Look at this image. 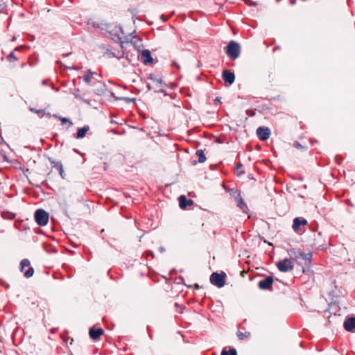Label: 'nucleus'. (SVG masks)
I'll return each mask as SVG.
<instances>
[{
  "mask_svg": "<svg viewBox=\"0 0 355 355\" xmlns=\"http://www.w3.org/2000/svg\"><path fill=\"white\" fill-rule=\"evenodd\" d=\"M89 127L88 125H85L82 128H79L77 130L76 134L75 135V137L76 139L83 138L85 136L87 132L89 130Z\"/></svg>",
  "mask_w": 355,
  "mask_h": 355,
  "instance_id": "nucleus-17",
  "label": "nucleus"
},
{
  "mask_svg": "<svg viewBox=\"0 0 355 355\" xmlns=\"http://www.w3.org/2000/svg\"><path fill=\"white\" fill-rule=\"evenodd\" d=\"M226 275L224 272L221 273L213 272L210 277V282L218 288H221L225 284Z\"/></svg>",
  "mask_w": 355,
  "mask_h": 355,
  "instance_id": "nucleus-5",
  "label": "nucleus"
},
{
  "mask_svg": "<svg viewBox=\"0 0 355 355\" xmlns=\"http://www.w3.org/2000/svg\"><path fill=\"white\" fill-rule=\"evenodd\" d=\"M138 59L145 65L150 64L153 62V58L148 49L142 50L138 55Z\"/></svg>",
  "mask_w": 355,
  "mask_h": 355,
  "instance_id": "nucleus-7",
  "label": "nucleus"
},
{
  "mask_svg": "<svg viewBox=\"0 0 355 355\" xmlns=\"http://www.w3.org/2000/svg\"><path fill=\"white\" fill-rule=\"evenodd\" d=\"M112 132H114V134H120V135H121V134L125 132V130H123L121 131V130H112Z\"/></svg>",
  "mask_w": 355,
  "mask_h": 355,
  "instance_id": "nucleus-30",
  "label": "nucleus"
},
{
  "mask_svg": "<svg viewBox=\"0 0 355 355\" xmlns=\"http://www.w3.org/2000/svg\"><path fill=\"white\" fill-rule=\"evenodd\" d=\"M94 73H93L90 69H89L87 72V74H85L83 77L84 81L87 83L90 84L92 79L93 78Z\"/></svg>",
  "mask_w": 355,
  "mask_h": 355,
  "instance_id": "nucleus-20",
  "label": "nucleus"
},
{
  "mask_svg": "<svg viewBox=\"0 0 355 355\" xmlns=\"http://www.w3.org/2000/svg\"><path fill=\"white\" fill-rule=\"evenodd\" d=\"M272 283H273L272 277L268 276L259 282L258 286L261 290H268L272 288Z\"/></svg>",
  "mask_w": 355,
  "mask_h": 355,
  "instance_id": "nucleus-10",
  "label": "nucleus"
},
{
  "mask_svg": "<svg viewBox=\"0 0 355 355\" xmlns=\"http://www.w3.org/2000/svg\"><path fill=\"white\" fill-rule=\"evenodd\" d=\"M192 200H187L184 196H180L179 198V205L180 208L185 209L187 207L193 205Z\"/></svg>",
  "mask_w": 355,
  "mask_h": 355,
  "instance_id": "nucleus-15",
  "label": "nucleus"
},
{
  "mask_svg": "<svg viewBox=\"0 0 355 355\" xmlns=\"http://www.w3.org/2000/svg\"><path fill=\"white\" fill-rule=\"evenodd\" d=\"M196 155L198 157V162L204 163L206 161V156L204 153V151L201 149H199L196 153Z\"/></svg>",
  "mask_w": 355,
  "mask_h": 355,
  "instance_id": "nucleus-19",
  "label": "nucleus"
},
{
  "mask_svg": "<svg viewBox=\"0 0 355 355\" xmlns=\"http://www.w3.org/2000/svg\"><path fill=\"white\" fill-rule=\"evenodd\" d=\"M276 265L278 270L283 272L291 271L294 268V266L292 263L291 261L287 258L279 261Z\"/></svg>",
  "mask_w": 355,
  "mask_h": 355,
  "instance_id": "nucleus-6",
  "label": "nucleus"
},
{
  "mask_svg": "<svg viewBox=\"0 0 355 355\" xmlns=\"http://www.w3.org/2000/svg\"><path fill=\"white\" fill-rule=\"evenodd\" d=\"M30 265H31V262L28 259H22L20 262V270L21 272H23L24 267H30Z\"/></svg>",
  "mask_w": 355,
  "mask_h": 355,
  "instance_id": "nucleus-21",
  "label": "nucleus"
},
{
  "mask_svg": "<svg viewBox=\"0 0 355 355\" xmlns=\"http://www.w3.org/2000/svg\"><path fill=\"white\" fill-rule=\"evenodd\" d=\"M237 200V206L243 211L246 212V209H248V207L246 204L244 202L243 198L241 197L236 198Z\"/></svg>",
  "mask_w": 355,
  "mask_h": 355,
  "instance_id": "nucleus-18",
  "label": "nucleus"
},
{
  "mask_svg": "<svg viewBox=\"0 0 355 355\" xmlns=\"http://www.w3.org/2000/svg\"><path fill=\"white\" fill-rule=\"evenodd\" d=\"M257 135L260 140L266 141L270 137V130L264 126L259 127L257 129Z\"/></svg>",
  "mask_w": 355,
  "mask_h": 355,
  "instance_id": "nucleus-8",
  "label": "nucleus"
},
{
  "mask_svg": "<svg viewBox=\"0 0 355 355\" xmlns=\"http://www.w3.org/2000/svg\"><path fill=\"white\" fill-rule=\"evenodd\" d=\"M9 215H10V216H9V218L12 219V218H15V214H9Z\"/></svg>",
  "mask_w": 355,
  "mask_h": 355,
  "instance_id": "nucleus-35",
  "label": "nucleus"
},
{
  "mask_svg": "<svg viewBox=\"0 0 355 355\" xmlns=\"http://www.w3.org/2000/svg\"><path fill=\"white\" fill-rule=\"evenodd\" d=\"M344 328L346 331L355 332V318H349L344 322Z\"/></svg>",
  "mask_w": 355,
  "mask_h": 355,
  "instance_id": "nucleus-14",
  "label": "nucleus"
},
{
  "mask_svg": "<svg viewBox=\"0 0 355 355\" xmlns=\"http://www.w3.org/2000/svg\"><path fill=\"white\" fill-rule=\"evenodd\" d=\"M59 119L61 121L62 124H64L66 123H70L71 124H72V123L69 121V119L68 118L59 116Z\"/></svg>",
  "mask_w": 355,
  "mask_h": 355,
  "instance_id": "nucleus-27",
  "label": "nucleus"
},
{
  "mask_svg": "<svg viewBox=\"0 0 355 355\" xmlns=\"http://www.w3.org/2000/svg\"><path fill=\"white\" fill-rule=\"evenodd\" d=\"M8 58H12V59H13L14 60H17V58H16V57H15V54H14V53H13V52H11V53L8 55Z\"/></svg>",
  "mask_w": 355,
  "mask_h": 355,
  "instance_id": "nucleus-31",
  "label": "nucleus"
},
{
  "mask_svg": "<svg viewBox=\"0 0 355 355\" xmlns=\"http://www.w3.org/2000/svg\"><path fill=\"white\" fill-rule=\"evenodd\" d=\"M320 241H313L311 243L312 247H315L318 249L321 248L322 245L320 244Z\"/></svg>",
  "mask_w": 355,
  "mask_h": 355,
  "instance_id": "nucleus-26",
  "label": "nucleus"
},
{
  "mask_svg": "<svg viewBox=\"0 0 355 355\" xmlns=\"http://www.w3.org/2000/svg\"><path fill=\"white\" fill-rule=\"evenodd\" d=\"M150 83H148V87L149 89H154L155 92L162 91L164 87V83L160 77L155 75H150Z\"/></svg>",
  "mask_w": 355,
  "mask_h": 355,
  "instance_id": "nucleus-4",
  "label": "nucleus"
},
{
  "mask_svg": "<svg viewBox=\"0 0 355 355\" xmlns=\"http://www.w3.org/2000/svg\"><path fill=\"white\" fill-rule=\"evenodd\" d=\"M222 78L225 80V82L228 83L229 85L233 84L235 80L234 73L227 69H225L223 71Z\"/></svg>",
  "mask_w": 355,
  "mask_h": 355,
  "instance_id": "nucleus-12",
  "label": "nucleus"
},
{
  "mask_svg": "<svg viewBox=\"0 0 355 355\" xmlns=\"http://www.w3.org/2000/svg\"><path fill=\"white\" fill-rule=\"evenodd\" d=\"M123 99L125 100L127 102H133V98L125 97Z\"/></svg>",
  "mask_w": 355,
  "mask_h": 355,
  "instance_id": "nucleus-32",
  "label": "nucleus"
},
{
  "mask_svg": "<svg viewBox=\"0 0 355 355\" xmlns=\"http://www.w3.org/2000/svg\"><path fill=\"white\" fill-rule=\"evenodd\" d=\"M47 116H48L49 117H50V116H51L50 113H48V114H47Z\"/></svg>",
  "mask_w": 355,
  "mask_h": 355,
  "instance_id": "nucleus-44",
  "label": "nucleus"
},
{
  "mask_svg": "<svg viewBox=\"0 0 355 355\" xmlns=\"http://www.w3.org/2000/svg\"><path fill=\"white\" fill-rule=\"evenodd\" d=\"M221 355H237V352L234 348H232L228 351L223 349L221 352Z\"/></svg>",
  "mask_w": 355,
  "mask_h": 355,
  "instance_id": "nucleus-22",
  "label": "nucleus"
},
{
  "mask_svg": "<svg viewBox=\"0 0 355 355\" xmlns=\"http://www.w3.org/2000/svg\"><path fill=\"white\" fill-rule=\"evenodd\" d=\"M215 103H220V97H216V99H215Z\"/></svg>",
  "mask_w": 355,
  "mask_h": 355,
  "instance_id": "nucleus-34",
  "label": "nucleus"
},
{
  "mask_svg": "<svg viewBox=\"0 0 355 355\" xmlns=\"http://www.w3.org/2000/svg\"><path fill=\"white\" fill-rule=\"evenodd\" d=\"M53 116H54V117H56V118H58V117L59 118V116H58L57 114H53Z\"/></svg>",
  "mask_w": 355,
  "mask_h": 355,
  "instance_id": "nucleus-41",
  "label": "nucleus"
},
{
  "mask_svg": "<svg viewBox=\"0 0 355 355\" xmlns=\"http://www.w3.org/2000/svg\"><path fill=\"white\" fill-rule=\"evenodd\" d=\"M225 53L232 60L237 59L241 53L240 44L236 41L231 40L227 46Z\"/></svg>",
  "mask_w": 355,
  "mask_h": 355,
  "instance_id": "nucleus-2",
  "label": "nucleus"
},
{
  "mask_svg": "<svg viewBox=\"0 0 355 355\" xmlns=\"http://www.w3.org/2000/svg\"><path fill=\"white\" fill-rule=\"evenodd\" d=\"M49 160L52 167L57 169L59 172L60 177L62 179H64L65 173L64 171L62 164L60 162H56V161L52 159L51 158H49Z\"/></svg>",
  "mask_w": 355,
  "mask_h": 355,
  "instance_id": "nucleus-13",
  "label": "nucleus"
},
{
  "mask_svg": "<svg viewBox=\"0 0 355 355\" xmlns=\"http://www.w3.org/2000/svg\"><path fill=\"white\" fill-rule=\"evenodd\" d=\"M103 333H104V331L101 327L95 328L93 327L90 328L89 330V336L94 340H98L99 337L101 336H102L103 334Z\"/></svg>",
  "mask_w": 355,
  "mask_h": 355,
  "instance_id": "nucleus-11",
  "label": "nucleus"
},
{
  "mask_svg": "<svg viewBox=\"0 0 355 355\" xmlns=\"http://www.w3.org/2000/svg\"><path fill=\"white\" fill-rule=\"evenodd\" d=\"M70 55V53H67V54H64L63 55H64V56H68V55Z\"/></svg>",
  "mask_w": 355,
  "mask_h": 355,
  "instance_id": "nucleus-39",
  "label": "nucleus"
},
{
  "mask_svg": "<svg viewBox=\"0 0 355 355\" xmlns=\"http://www.w3.org/2000/svg\"><path fill=\"white\" fill-rule=\"evenodd\" d=\"M241 166V164H239V165H238V166H237V167H236V168H240Z\"/></svg>",
  "mask_w": 355,
  "mask_h": 355,
  "instance_id": "nucleus-42",
  "label": "nucleus"
},
{
  "mask_svg": "<svg viewBox=\"0 0 355 355\" xmlns=\"http://www.w3.org/2000/svg\"><path fill=\"white\" fill-rule=\"evenodd\" d=\"M30 110L32 112L37 113V114L44 113V110H36V109H34V108H31Z\"/></svg>",
  "mask_w": 355,
  "mask_h": 355,
  "instance_id": "nucleus-29",
  "label": "nucleus"
},
{
  "mask_svg": "<svg viewBox=\"0 0 355 355\" xmlns=\"http://www.w3.org/2000/svg\"><path fill=\"white\" fill-rule=\"evenodd\" d=\"M134 38H135V48L139 47L140 44H137V40L141 42V38L139 37V36L136 35H135Z\"/></svg>",
  "mask_w": 355,
  "mask_h": 355,
  "instance_id": "nucleus-28",
  "label": "nucleus"
},
{
  "mask_svg": "<svg viewBox=\"0 0 355 355\" xmlns=\"http://www.w3.org/2000/svg\"><path fill=\"white\" fill-rule=\"evenodd\" d=\"M250 5L255 6L257 5V3L256 2H252Z\"/></svg>",
  "mask_w": 355,
  "mask_h": 355,
  "instance_id": "nucleus-37",
  "label": "nucleus"
},
{
  "mask_svg": "<svg viewBox=\"0 0 355 355\" xmlns=\"http://www.w3.org/2000/svg\"><path fill=\"white\" fill-rule=\"evenodd\" d=\"M313 236H317L318 237V239H321V232H318V233H317V234H316V233H314Z\"/></svg>",
  "mask_w": 355,
  "mask_h": 355,
  "instance_id": "nucleus-33",
  "label": "nucleus"
},
{
  "mask_svg": "<svg viewBox=\"0 0 355 355\" xmlns=\"http://www.w3.org/2000/svg\"><path fill=\"white\" fill-rule=\"evenodd\" d=\"M34 274V268L33 267H29L28 269L24 272V275L26 278L31 277Z\"/></svg>",
  "mask_w": 355,
  "mask_h": 355,
  "instance_id": "nucleus-24",
  "label": "nucleus"
},
{
  "mask_svg": "<svg viewBox=\"0 0 355 355\" xmlns=\"http://www.w3.org/2000/svg\"><path fill=\"white\" fill-rule=\"evenodd\" d=\"M34 274V268L33 267H29L28 269L24 272V275L26 278L31 277Z\"/></svg>",
  "mask_w": 355,
  "mask_h": 355,
  "instance_id": "nucleus-23",
  "label": "nucleus"
},
{
  "mask_svg": "<svg viewBox=\"0 0 355 355\" xmlns=\"http://www.w3.org/2000/svg\"><path fill=\"white\" fill-rule=\"evenodd\" d=\"M196 288H199L198 284H196Z\"/></svg>",
  "mask_w": 355,
  "mask_h": 355,
  "instance_id": "nucleus-45",
  "label": "nucleus"
},
{
  "mask_svg": "<svg viewBox=\"0 0 355 355\" xmlns=\"http://www.w3.org/2000/svg\"><path fill=\"white\" fill-rule=\"evenodd\" d=\"M74 96H75L76 98H79L78 94H74Z\"/></svg>",
  "mask_w": 355,
  "mask_h": 355,
  "instance_id": "nucleus-40",
  "label": "nucleus"
},
{
  "mask_svg": "<svg viewBox=\"0 0 355 355\" xmlns=\"http://www.w3.org/2000/svg\"><path fill=\"white\" fill-rule=\"evenodd\" d=\"M132 34H133V33H130V37H132V38H133Z\"/></svg>",
  "mask_w": 355,
  "mask_h": 355,
  "instance_id": "nucleus-43",
  "label": "nucleus"
},
{
  "mask_svg": "<svg viewBox=\"0 0 355 355\" xmlns=\"http://www.w3.org/2000/svg\"><path fill=\"white\" fill-rule=\"evenodd\" d=\"M124 216H125V218H131V216H126V215H124Z\"/></svg>",
  "mask_w": 355,
  "mask_h": 355,
  "instance_id": "nucleus-38",
  "label": "nucleus"
},
{
  "mask_svg": "<svg viewBox=\"0 0 355 355\" xmlns=\"http://www.w3.org/2000/svg\"><path fill=\"white\" fill-rule=\"evenodd\" d=\"M293 252L297 258L300 257V258L303 259L305 261V264L309 267L310 266L311 258H312L311 252L304 253V252H301L300 250H293Z\"/></svg>",
  "mask_w": 355,
  "mask_h": 355,
  "instance_id": "nucleus-9",
  "label": "nucleus"
},
{
  "mask_svg": "<svg viewBox=\"0 0 355 355\" xmlns=\"http://www.w3.org/2000/svg\"><path fill=\"white\" fill-rule=\"evenodd\" d=\"M67 68L69 69H74V70L78 69V68L76 67H68Z\"/></svg>",
  "mask_w": 355,
  "mask_h": 355,
  "instance_id": "nucleus-36",
  "label": "nucleus"
},
{
  "mask_svg": "<svg viewBox=\"0 0 355 355\" xmlns=\"http://www.w3.org/2000/svg\"><path fill=\"white\" fill-rule=\"evenodd\" d=\"M34 218L37 225L45 226L49 222V215L45 210L39 209L35 211Z\"/></svg>",
  "mask_w": 355,
  "mask_h": 355,
  "instance_id": "nucleus-3",
  "label": "nucleus"
},
{
  "mask_svg": "<svg viewBox=\"0 0 355 355\" xmlns=\"http://www.w3.org/2000/svg\"><path fill=\"white\" fill-rule=\"evenodd\" d=\"M249 336H250L249 332H246L245 334L243 332H241V331L237 332V336L240 340H243L244 338H248Z\"/></svg>",
  "mask_w": 355,
  "mask_h": 355,
  "instance_id": "nucleus-25",
  "label": "nucleus"
},
{
  "mask_svg": "<svg viewBox=\"0 0 355 355\" xmlns=\"http://www.w3.org/2000/svg\"><path fill=\"white\" fill-rule=\"evenodd\" d=\"M306 224H307L306 220H305L304 218H298V217L295 218L293 220V229L295 231H297L299 230V228L301 225H305Z\"/></svg>",
  "mask_w": 355,
  "mask_h": 355,
  "instance_id": "nucleus-16",
  "label": "nucleus"
},
{
  "mask_svg": "<svg viewBox=\"0 0 355 355\" xmlns=\"http://www.w3.org/2000/svg\"><path fill=\"white\" fill-rule=\"evenodd\" d=\"M101 29L105 31V35L116 42H122L123 31L121 26L115 24H102Z\"/></svg>",
  "mask_w": 355,
  "mask_h": 355,
  "instance_id": "nucleus-1",
  "label": "nucleus"
}]
</instances>
